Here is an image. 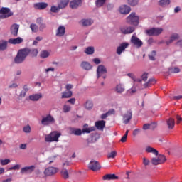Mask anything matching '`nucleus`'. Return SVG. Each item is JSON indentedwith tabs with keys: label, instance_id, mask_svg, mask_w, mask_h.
<instances>
[{
	"label": "nucleus",
	"instance_id": "obj_1",
	"mask_svg": "<svg viewBox=\"0 0 182 182\" xmlns=\"http://www.w3.org/2000/svg\"><path fill=\"white\" fill-rule=\"evenodd\" d=\"M28 53H29L28 50H25V48L20 50L14 58L15 63L19 64L24 62L25 59H26V56H28Z\"/></svg>",
	"mask_w": 182,
	"mask_h": 182
},
{
	"label": "nucleus",
	"instance_id": "obj_2",
	"mask_svg": "<svg viewBox=\"0 0 182 182\" xmlns=\"http://www.w3.org/2000/svg\"><path fill=\"white\" fill-rule=\"evenodd\" d=\"M139 17L136 15V13H131L126 18V22L129 25H133V26H138L139 23Z\"/></svg>",
	"mask_w": 182,
	"mask_h": 182
},
{
	"label": "nucleus",
	"instance_id": "obj_3",
	"mask_svg": "<svg viewBox=\"0 0 182 182\" xmlns=\"http://www.w3.org/2000/svg\"><path fill=\"white\" fill-rule=\"evenodd\" d=\"M61 134L58 132V131H53L50 134H48L45 137V141L46 143H52L53 141H59V137H60Z\"/></svg>",
	"mask_w": 182,
	"mask_h": 182
},
{
	"label": "nucleus",
	"instance_id": "obj_4",
	"mask_svg": "<svg viewBox=\"0 0 182 182\" xmlns=\"http://www.w3.org/2000/svg\"><path fill=\"white\" fill-rule=\"evenodd\" d=\"M55 122V120L53 116L48 114L46 117H42L41 124H43V126H49L50 124H53Z\"/></svg>",
	"mask_w": 182,
	"mask_h": 182
},
{
	"label": "nucleus",
	"instance_id": "obj_5",
	"mask_svg": "<svg viewBox=\"0 0 182 182\" xmlns=\"http://www.w3.org/2000/svg\"><path fill=\"white\" fill-rule=\"evenodd\" d=\"M14 13L11 12L9 8L2 7L0 9V19H5L6 18H9V16H12Z\"/></svg>",
	"mask_w": 182,
	"mask_h": 182
},
{
	"label": "nucleus",
	"instance_id": "obj_6",
	"mask_svg": "<svg viewBox=\"0 0 182 182\" xmlns=\"http://www.w3.org/2000/svg\"><path fill=\"white\" fill-rule=\"evenodd\" d=\"M167 161V159H166V156L159 154L158 157H154L151 159V164L154 166H159V164H163L164 163H166Z\"/></svg>",
	"mask_w": 182,
	"mask_h": 182
},
{
	"label": "nucleus",
	"instance_id": "obj_7",
	"mask_svg": "<svg viewBox=\"0 0 182 182\" xmlns=\"http://www.w3.org/2000/svg\"><path fill=\"white\" fill-rule=\"evenodd\" d=\"M97 73L98 78L100 77V76H102L103 79H106V73H107V70L105 65H100L97 69Z\"/></svg>",
	"mask_w": 182,
	"mask_h": 182
},
{
	"label": "nucleus",
	"instance_id": "obj_8",
	"mask_svg": "<svg viewBox=\"0 0 182 182\" xmlns=\"http://www.w3.org/2000/svg\"><path fill=\"white\" fill-rule=\"evenodd\" d=\"M88 168L92 171H97L102 168V166H100V164L97 161H91L88 165Z\"/></svg>",
	"mask_w": 182,
	"mask_h": 182
},
{
	"label": "nucleus",
	"instance_id": "obj_9",
	"mask_svg": "<svg viewBox=\"0 0 182 182\" xmlns=\"http://www.w3.org/2000/svg\"><path fill=\"white\" fill-rule=\"evenodd\" d=\"M131 43L136 48H141L143 46V41L137 38V36H132L131 38Z\"/></svg>",
	"mask_w": 182,
	"mask_h": 182
},
{
	"label": "nucleus",
	"instance_id": "obj_10",
	"mask_svg": "<svg viewBox=\"0 0 182 182\" xmlns=\"http://www.w3.org/2000/svg\"><path fill=\"white\" fill-rule=\"evenodd\" d=\"M120 31L124 35H129L134 32V27L124 26L120 27Z\"/></svg>",
	"mask_w": 182,
	"mask_h": 182
},
{
	"label": "nucleus",
	"instance_id": "obj_11",
	"mask_svg": "<svg viewBox=\"0 0 182 182\" xmlns=\"http://www.w3.org/2000/svg\"><path fill=\"white\" fill-rule=\"evenodd\" d=\"M36 166L32 165L31 166H26L21 169V174H31L35 171Z\"/></svg>",
	"mask_w": 182,
	"mask_h": 182
},
{
	"label": "nucleus",
	"instance_id": "obj_12",
	"mask_svg": "<svg viewBox=\"0 0 182 182\" xmlns=\"http://www.w3.org/2000/svg\"><path fill=\"white\" fill-rule=\"evenodd\" d=\"M56 173H58V168L55 167H49L44 171L45 176H53L54 174H56Z\"/></svg>",
	"mask_w": 182,
	"mask_h": 182
},
{
	"label": "nucleus",
	"instance_id": "obj_13",
	"mask_svg": "<svg viewBox=\"0 0 182 182\" xmlns=\"http://www.w3.org/2000/svg\"><path fill=\"white\" fill-rule=\"evenodd\" d=\"M79 6H82V0H73L70 2L71 9H77Z\"/></svg>",
	"mask_w": 182,
	"mask_h": 182
},
{
	"label": "nucleus",
	"instance_id": "obj_14",
	"mask_svg": "<svg viewBox=\"0 0 182 182\" xmlns=\"http://www.w3.org/2000/svg\"><path fill=\"white\" fill-rule=\"evenodd\" d=\"M127 48H129L128 43H122V44H120V46L117 48V55H122V53L124 52V50H126Z\"/></svg>",
	"mask_w": 182,
	"mask_h": 182
},
{
	"label": "nucleus",
	"instance_id": "obj_15",
	"mask_svg": "<svg viewBox=\"0 0 182 182\" xmlns=\"http://www.w3.org/2000/svg\"><path fill=\"white\" fill-rule=\"evenodd\" d=\"M131 11L132 9L127 5H122L119 7L120 14H122L124 15H127L128 14H130Z\"/></svg>",
	"mask_w": 182,
	"mask_h": 182
},
{
	"label": "nucleus",
	"instance_id": "obj_16",
	"mask_svg": "<svg viewBox=\"0 0 182 182\" xmlns=\"http://www.w3.org/2000/svg\"><path fill=\"white\" fill-rule=\"evenodd\" d=\"M132 110L127 111V114L123 116V123L124 124H128L130 120H132Z\"/></svg>",
	"mask_w": 182,
	"mask_h": 182
},
{
	"label": "nucleus",
	"instance_id": "obj_17",
	"mask_svg": "<svg viewBox=\"0 0 182 182\" xmlns=\"http://www.w3.org/2000/svg\"><path fill=\"white\" fill-rule=\"evenodd\" d=\"M19 31V25L14 23L11 26L10 31L13 36H18V31Z\"/></svg>",
	"mask_w": 182,
	"mask_h": 182
},
{
	"label": "nucleus",
	"instance_id": "obj_18",
	"mask_svg": "<svg viewBox=\"0 0 182 182\" xmlns=\"http://www.w3.org/2000/svg\"><path fill=\"white\" fill-rule=\"evenodd\" d=\"M102 180L110 181L112 180H119V176L116 174H106L102 177Z\"/></svg>",
	"mask_w": 182,
	"mask_h": 182
},
{
	"label": "nucleus",
	"instance_id": "obj_19",
	"mask_svg": "<svg viewBox=\"0 0 182 182\" xmlns=\"http://www.w3.org/2000/svg\"><path fill=\"white\" fill-rule=\"evenodd\" d=\"M23 42V39L21 37H18L16 38H10L8 41L9 43L11 45H19V43H22Z\"/></svg>",
	"mask_w": 182,
	"mask_h": 182
},
{
	"label": "nucleus",
	"instance_id": "obj_20",
	"mask_svg": "<svg viewBox=\"0 0 182 182\" xmlns=\"http://www.w3.org/2000/svg\"><path fill=\"white\" fill-rule=\"evenodd\" d=\"M66 32V28L63 26H60L56 30V36L62 37Z\"/></svg>",
	"mask_w": 182,
	"mask_h": 182
},
{
	"label": "nucleus",
	"instance_id": "obj_21",
	"mask_svg": "<svg viewBox=\"0 0 182 182\" xmlns=\"http://www.w3.org/2000/svg\"><path fill=\"white\" fill-rule=\"evenodd\" d=\"M105 127H106V121L105 120L97 121L95 122V127L98 130H103Z\"/></svg>",
	"mask_w": 182,
	"mask_h": 182
},
{
	"label": "nucleus",
	"instance_id": "obj_22",
	"mask_svg": "<svg viewBox=\"0 0 182 182\" xmlns=\"http://www.w3.org/2000/svg\"><path fill=\"white\" fill-rule=\"evenodd\" d=\"M34 8L35 9L39 10L46 9V8H48V4L45 2L36 3L34 4Z\"/></svg>",
	"mask_w": 182,
	"mask_h": 182
},
{
	"label": "nucleus",
	"instance_id": "obj_23",
	"mask_svg": "<svg viewBox=\"0 0 182 182\" xmlns=\"http://www.w3.org/2000/svg\"><path fill=\"white\" fill-rule=\"evenodd\" d=\"M177 39H180V36L178 33L172 34L169 41L166 42V44L168 46L171 43H173L174 41H177Z\"/></svg>",
	"mask_w": 182,
	"mask_h": 182
},
{
	"label": "nucleus",
	"instance_id": "obj_24",
	"mask_svg": "<svg viewBox=\"0 0 182 182\" xmlns=\"http://www.w3.org/2000/svg\"><path fill=\"white\" fill-rule=\"evenodd\" d=\"M24 50H28V55H31L32 58H36V56H38V53H39V51H38V49L36 48H24Z\"/></svg>",
	"mask_w": 182,
	"mask_h": 182
},
{
	"label": "nucleus",
	"instance_id": "obj_25",
	"mask_svg": "<svg viewBox=\"0 0 182 182\" xmlns=\"http://www.w3.org/2000/svg\"><path fill=\"white\" fill-rule=\"evenodd\" d=\"M70 134H75V136H82V129L70 127L69 129Z\"/></svg>",
	"mask_w": 182,
	"mask_h": 182
},
{
	"label": "nucleus",
	"instance_id": "obj_26",
	"mask_svg": "<svg viewBox=\"0 0 182 182\" xmlns=\"http://www.w3.org/2000/svg\"><path fill=\"white\" fill-rule=\"evenodd\" d=\"M68 4L69 0H60L58 2V6L60 9H63L68 6Z\"/></svg>",
	"mask_w": 182,
	"mask_h": 182
},
{
	"label": "nucleus",
	"instance_id": "obj_27",
	"mask_svg": "<svg viewBox=\"0 0 182 182\" xmlns=\"http://www.w3.org/2000/svg\"><path fill=\"white\" fill-rule=\"evenodd\" d=\"M29 99L33 102H38L39 99H42V93L31 95L29 96Z\"/></svg>",
	"mask_w": 182,
	"mask_h": 182
},
{
	"label": "nucleus",
	"instance_id": "obj_28",
	"mask_svg": "<svg viewBox=\"0 0 182 182\" xmlns=\"http://www.w3.org/2000/svg\"><path fill=\"white\" fill-rule=\"evenodd\" d=\"M8 41L5 40L0 41V51L6 50L8 48Z\"/></svg>",
	"mask_w": 182,
	"mask_h": 182
},
{
	"label": "nucleus",
	"instance_id": "obj_29",
	"mask_svg": "<svg viewBox=\"0 0 182 182\" xmlns=\"http://www.w3.org/2000/svg\"><path fill=\"white\" fill-rule=\"evenodd\" d=\"M146 153H152L154 156H159V151L151 146H147L146 148Z\"/></svg>",
	"mask_w": 182,
	"mask_h": 182
},
{
	"label": "nucleus",
	"instance_id": "obj_30",
	"mask_svg": "<svg viewBox=\"0 0 182 182\" xmlns=\"http://www.w3.org/2000/svg\"><path fill=\"white\" fill-rule=\"evenodd\" d=\"M80 66L82 69H85V70H90V69H92L90 63L86 61L82 62Z\"/></svg>",
	"mask_w": 182,
	"mask_h": 182
},
{
	"label": "nucleus",
	"instance_id": "obj_31",
	"mask_svg": "<svg viewBox=\"0 0 182 182\" xmlns=\"http://www.w3.org/2000/svg\"><path fill=\"white\" fill-rule=\"evenodd\" d=\"M168 129H174V126L176 124V122L174 121V119L169 118L166 120Z\"/></svg>",
	"mask_w": 182,
	"mask_h": 182
},
{
	"label": "nucleus",
	"instance_id": "obj_32",
	"mask_svg": "<svg viewBox=\"0 0 182 182\" xmlns=\"http://www.w3.org/2000/svg\"><path fill=\"white\" fill-rule=\"evenodd\" d=\"M115 111L114 109H110L109 111H108L107 112L102 114L101 115V119L102 120H105V119H107V117H109V116H111V114H114Z\"/></svg>",
	"mask_w": 182,
	"mask_h": 182
},
{
	"label": "nucleus",
	"instance_id": "obj_33",
	"mask_svg": "<svg viewBox=\"0 0 182 182\" xmlns=\"http://www.w3.org/2000/svg\"><path fill=\"white\" fill-rule=\"evenodd\" d=\"M81 23L82 26H90L93 23V20L92 19H82L81 20Z\"/></svg>",
	"mask_w": 182,
	"mask_h": 182
},
{
	"label": "nucleus",
	"instance_id": "obj_34",
	"mask_svg": "<svg viewBox=\"0 0 182 182\" xmlns=\"http://www.w3.org/2000/svg\"><path fill=\"white\" fill-rule=\"evenodd\" d=\"M171 3L170 0H160L159 1V6L165 8V6H168V4Z\"/></svg>",
	"mask_w": 182,
	"mask_h": 182
},
{
	"label": "nucleus",
	"instance_id": "obj_35",
	"mask_svg": "<svg viewBox=\"0 0 182 182\" xmlns=\"http://www.w3.org/2000/svg\"><path fill=\"white\" fill-rule=\"evenodd\" d=\"M124 90H125L124 87L122 85V84L117 85L115 87V92H117V93H119V94L123 93Z\"/></svg>",
	"mask_w": 182,
	"mask_h": 182
},
{
	"label": "nucleus",
	"instance_id": "obj_36",
	"mask_svg": "<svg viewBox=\"0 0 182 182\" xmlns=\"http://www.w3.org/2000/svg\"><path fill=\"white\" fill-rule=\"evenodd\" d=\"M89 125L87 124H84L82 130H81L82 133H87L89 134L90 132H93L95 130L92 128H87Z\"/></svg>",
	"mask_w": 182,
	"mask_h": 182
},
{
	"label": "nucleus",
	"instance_id": "obj_37",
	"mask_svg": "<svg viewBox=\"0 0 182 182\" xmlns=\"http://www.w3.org/2000/svg\"><path fill=\"white\" fill-rule=\"evenodd\" d=\"M73 92L72 91H65L63 92L62 99H69V97H72Z\"/></svg>",
	"mask_w": 182,
	"mask_h": 182
},
{
	"label": "nucleus",
	"instance_id": "obj_38",
	"mask_svg": "<svg viewBox=\"0 0 182 182\" xmlns=\"http://www.w3.org/2000/svg\"><path fill=\"white\" fill-rule=\"evenodd\" d=\"M50 53H48V50H43L40 53V58L42 59H46V58H49Z\"/></svg>",
	"mask_w": 182,
	"mask_h": 182
},
{
	"label": "nucleus",
	"instance_id": "obj_39",
	"mask_svg": "<svg viewBox=\"0 0 182 182\" xmlns=\"http://www.w3.org/2000/svg\"><path fill=\"white\" fill-rule=\"evenodd\" d=\"M61 176L64 178V180H68L69 178V172H68L67 169L61 170Z\"/></svg>",
	"mask_w": 182,
	"mask_h": 182
},
{
	"label": "nucleus",
	"instance_id": "obj_40",
	"mask_svg": "<svg viewBox=\"0 0 182 182\" xmlns=\"http://www.w3.org/2000/svg\"><path fill=\"white\" fill-rule=\"evenodd\" d=\"M162 33H163V28H154V36H159Z\"/></svg>",
	"mask_w": 182,
	"mask_h": 182
},
{
	"label": "nucleus",
	"instance_id": "obj_41",
	"mask_svg": "<svg viewBox=\"0 0 182 182\" xmlns=\"http://www.w3.org/2000/svg\"><path fill=\"white\" fill-rule=\"evenodd\" d=\"M150 85H156V80H154V78L149 79V81L144 85V87L145 88L149 87Z\"/></svg>",
	"mask_w": 182,
	"mask_h": 182
},
{
	"label": "nucleus",
	"instance_id": "obj_42",
	"mask_svg": "<svg viewBox=\"0 0 182 182\" xmlns=\"http://www.w3.org/2000/svg\"><path fill=\"white\" fill-rule=\"evenodd\" d=\"M85 53L87 55H93L95 53V48L93 47H88L85 49Z\"/></svg>",
	"mask_w": 182,
	"mask_h": 182
},
{
	"label": "nucleus",
	"instance_id": "obj_43",
	"mask_svg": "<svg viewBox=\"0 0 182 182\" xmlns=\"http://www.w3.org/2000/svg\"><path fill=\"white\" fill-rule=\"evenodd\" d=\"M106 3V0H97L95 1V5L97 8H101Z\"/></svg>",
	"mask_w": 182,
	"mask_h": 182
},
{
	"label": "nucleus",
	"instance_id": "obj_44",
	"mask_svg": "<svg viewBox=\"0 0 182 182\" xmlns=\"http://www.w3.org/2000/svg\"><path fill=\"white\" fill-rule=\"evenodd\" d=\"M127 4L130 5V6H136L139 5V0H127Z\"/></svg>",
	"mask_w": 182,
	"mask_h": 182
},
{
	"label": "nucleus",
	"instance_id": "obj_45",
	"mask_svg": "<svg viewBox=\"0 0 182 182\" xmlns=\"http://www.w3.org/2000/svg\"><path fill=\"white\" fill-rule=\"evenodd\" d=\"M85 107L87 110H90V109L93 107V102H92V101H87L85 104Z\"/></svg>",
	"mask_w": 182,
	"mask_h": 182
},
{
	"label": "nucleus",
	"instance_id": "obj_46",
	"mask_svg": "<svg viewBox=\"0 0 182 182\" xmlns=\"http://www.w3.org/2000/svg\"><path fill=\"white\" fill-rule=\"evenodd\" d=\"M145 33L148 35V36H154V28H152L151 29L146 30Z\"/></svg>",
	"mask_w": 182,
	"mask_h": 182
},
{
	"label": "nucleus",
	"instance_id": "obj_47",
	"mask_svg": "<svg viewBox=\"0 0 182 182\" xmlns=\"http://www.w3.org/2000/svg\"><path fill=\"white\" fill-rule=\"evenodd\" d=\"M156 50H153L150 54H149V58L150 60H156Z\"/></svg>",
	"mask_w": 182,
	"mask_h": 182
},
{
	"label": "nucleus",
	"instance_id": "obj_48",
	"mask_svg": "<svg viewBox=\"0 0 182 182\" xmlns=\"http://www.w3.org/2000/svg\"><path fill=\"white\" fill-rule=\"evenodd\" d=\"M117 156V152L116 151H112L109 154H107L108 159H114Z\"/></svg>",
	"mask_w": 182,
	"mask_h": 182
},
{
	"label": "nucleus",
	"instance_id": "obj_49",
	"mask_svg": "<svg viewBox=\"0 0 182 182\" xmlns=\"http://www.w3.org/2000/svg\"><path fill=\"white\" fill-rule=\"evenodd\" d=\"M129 135V130H127L124 135L121 138L120 141L122 143H126L127 140V136Z\"/></svg>",
	"mask_w": 182,
	"mask_h": 182
},
{
	"label": "nucleus",
	"instance_id": "obj_50",
	"mask_svg": "<svg viewBox=\"0 0 182 182\" xmlns=\"http://www.w3.org/2000/svg\"><path fill=\"white\" fill-rule=\"evenodd\" d=\"M30 28L31 29L32 32H34V33L38 32V25H36L35 23L31 24Z\"/></svg>",
	"mask_w": 182,
	"mask_h": 182
},
{
	"label": "nucleus",
	"instance_id": "obj_51",
	"mask_svg": "<svg viewBox=\"0 0 182 182\" xmlns=\"http://www.w3.org/2000/svg\"><path fill=\"white\" fill-rule=\"evenodd\" d=\"M180 68H169V73H179Z\"/></svg>",
	"mask_w": 182,
	"mask_h": 182
},
{
	"label": "nucleus",
	"instance_id": "obj_52",
	"mask_svg": "<svg viewBox=\"0 0 182 182\" xmlns=\"http://www.w3.org/2000/svg\"><path fill=\"white\" fill-rule=\"evenodd\" d=\"M0 163L1 166H6V164H9V163H11V160L8 159H1Z\"/></svg>",
	"mask_w": 182,
	"mask_h": 182
},
{
	"label": "nucleus",
	"instance_id": "obj_53",
	"mask_svg": "<svg viewBox=\"0 0 182 182\" xmlns=\"http://www.w3.org/2000/svg\"><path fill=\"white\" fill-rule=\"evenodd\" d=\"M70 105H65L63 106V112L64 113H69V112H70Z\"/></svg>",
	"mask_w": 182,
	"mask_h": 182
},
{
	"label": "nucleus",
	"instance_id": "obj_54",
	"mask_svg": "<svg viewBox=\"0 0 182 182\" xmlns=\"http://www.w3.org/2000/svg\"><path fill=\"white\" fill-rule=\"evenodd\" d=\"M45 29H46V23H43L40 24L39 31H41V32H43V31H45Z\"/></svg>",
	"mask_w": 182,
	"mask_h": 182
},
{
	"label": "nucleus",
	"instance_id": "obj_55",
	"mask_svg": "<svg viewBox=\"0 0 182 182\" xmlns=\"http://www.w3.org/2000/svg\"><path fill=\"white\" fill-rule=\"evenodd\" d=\"M23 131L24 133H31V126L27 125L23 127Z\"/></svg>",
	"mask_w": 182,
	"mask_h": 182
},
{
	"label": "nucleus",
	"instance_id": "obj_56",
	"mask_svg": "<svg viewBox=\"0 0 182 182\" xmlns=\"http://www.w3.org/2000/svg\"><path fill=\"white\" fill-rule=\"evenodd\" d=\"M59 9H60L59 8V6H51L50 11H51V12L56 13V12H58V11H59Z\"/></svg>",
	"mask_w": 182,
	"mask_h": 182
},
{
	"label": "nucleus",
	"instance_id": "obj_57",
	"mask_svg": "<svg viewBox=\"0 0 182 182\" xmlns=\"http://www.w3.org/2000/svg\"><path fill=\"white\" fill-rule=\"evenodd\" d=\"M19 168H21V165L19 164H16L12 167H10L9 168V171H12V170H19Z\"/></svg>",
	"mask_w": 182,
	"mask_h": 182
},
{
	"label": "nucleus",
	"instance_id": "obj_58",
	"mask_svg": "<svg viewBox=\"0 0 182 182\" xmlns=\"http://www.w3.org/2000/svg\"><path fill=\"white\" fill-rule=\"evenodd\" d=\"M148 73H144L142 75H141V79L144 82H146V80H147L148 79Z\"/></svg>",
	"mask_w": 182,
	"mask_h": 182
},
{
	"label": "nucleus",
	"instance_id": "obj_59",
	"mask_svg": "<svg viewBox=\"0 0 182 182\" xmlns=\"http://www.w3.org/2000/svg\"><path fill=\"white\" fill-rule=\"evenodd\" d=\"M143 164L144 166H149V164H150V161L146 158H143Z\"/></svg>",
	"mask_w": 182,
	"mask_h": 182
},
{
	"label": "nucleus",
	"instance_id": "obj_60",
	"mask_svg": "<svg viewBox=\"0 0 182 182\" xmlns=\"http://www.w3.org/2000/svg\"><path fill=\"white\" fill-rule=\"evenodd\" d=\"M127 76H129V77H131V79H132V80H134V82H136V77L134 76V74L128 73Z\"/></svg>",
	"mask_w": 182,
	"mask_h": 182
},
{
	"label": "nucleus",
	"instance_id": "obj_61",
	"mask_svg": "<svg viewBox=\"0 0 182 182\" xmlns=\"http://www.w3.org/2000/svg\"><path fill=\"white\" fill-rule=\"evenodd\" d=\"M141 132L140 129H136L134 130L133 132V136H137V134H139Z\"/></svg>",
	"mask_w": 182,
	"mask_h": 182
},
{
	"label": "nucleus",
	"instance_id": "obj_62",
	"mask_svg": "<svg viewBox=\"0 0 182 182\" xmlns=\"http://www.w3.org/2000/svg\"><path fill=\"white\" fill-rule=\"evenodd\" d=\"M75 102H76L75 98H71V99L68 100V102L70 103L71 105H75Z\"/></svg>",
	"mask_w": 182,
	"mask_h": 182
},
{
	"label": "nucleus",
	"instance_id": "obj_63",
	"mask_svg": "<svg viewBox=\"0 0 182 182\" xmlns=\"http://www.w3.org/2000/svg\"><path fill=\"white\" fill-rule=\"evenodd\" d=\"M26 96V91L22 90L19 95V97H25Z\"/></svg>",
	"mask_w": 182,
	"mask_h": 182
},
{
	"label": "nucleus",
	"instance_id": "obj_64",
	"mask_svg": "<svg viewBox=\"0 0 182 182\" xmlns=\"http://www.w3.org/2000/svg\"><path fill=\"white\" fill-rule=\"evenodd\" d=\"M150 129V124H145L143 126V129L144 130H149Z\"/></svg>",
	"mask_w": 182,
	"mask_h": 182
}]
</instances>
